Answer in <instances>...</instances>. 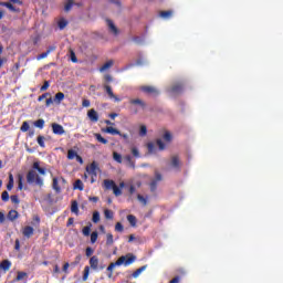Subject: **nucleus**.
Listing matches in <instances>:
<instances>
[{"instance_id":"774afa93","label":"nucleus","mask_w":283,"mask_h":283,"mask_svg":"<svg viewBox=\"0 0 283 283\" xmlns=\"http://www.w3.org/2000/svg\"><path fill=\"white\" fill-rule=\"evenodd\" d=\"M90 105H92V103L90 102V99H83V102H82V106H83V107H90Z\"/></svg>"},{"instance_id":"dca6fc26","label":"nucleus","mask_w":283,"mask_h":283,"mask_svg":"<svg viewBox=\"0 0 283 283\" xmlns=\"http://www.w3.org/2000/svg\"><path fill=\"white\" fill-rule=\"evenodd\" d=\"M116 186V182L112 179H105L104 180V189L111 190L114 189V187Z\"/></svg>"},{"instance_id":"0eeeda50","label":"nucleus","mask_w":283,"mask_h":283,"mask_svg":"<svg viewBox=\"0 0 283 283\" xmlns=\"http://www.w3.org/2000/svg\"><path fill=\"white\" fill-rule=\"evenodd\" d=\"M184 85L182 83H176L172 85L169 90L170 94H181L182 93Z\"/></svg>"},{"instance_id":"2eb2a0df","label":"nucleus","mask_w":283,"mask_h":283,"mask_svg":"<svg viewBox=\"0 0 283 283\" xmlns=\"http://www.w3.org/2000/svg\"><path fill=\"white\" fill-rule=\"evenodd\" d=\"M8 220L14 222L19 218V212L17 210H10L7 214Z\"/></svg>"},{"instance_id":"6e6d98bb","label":"nucleus","mask_w":283,"mask_h":283,"mask_svg":"<svg viewBox=\"0 0 283 283\" xmlns=\"http://www.w3.org/2000/svg\"><path fill=\"white\" fill-rule=\"evenodd\" d=\"M137 200H139L144 207H147V198H144L143 195H137Z\"/></svg>"},{"instance_id":"a18cd8bd","label":"nucleus","mask_w":283,"mask_h":283,"mask_svg":"<svg viewBox=\"0 0 283 283\" xmlns=\"http://www.w3.org/2000/svg\"><path fill=\"white\" fill-rule=\"evenodd\" d=\"M29 129H30V124L28 122H23L22 126L20 127V130L25 133V132H29Z\"/></svg>"},{"instance_id":"9b49d317","label":"nucleus","mask_w":283,"mask_h":283,"mask_svg":"<svg viewBox=\"0 0 283 283\" xmlns=\"http://www.w3.org/2000/svg\"><path fill=\"white\" fill-rule=\"evenodd\" d=\"M171 167H174V169H180V157H178V155L171 157Z\"/></svg>"},{"instance_id":"69168bd1","label":"nucleus","mask_w":283,"mask_h":283,"mask_svg":"<svg viewBox=\"0 0 283 283\" xmlns=\"http://www.w3.org/2000/svg\"><path fill=\"white\" fill-rule=\"evenodd\" d=\"M133 41H134V43H136L137 45H140V43H143V38H140V36H134V38H133Z\"/></svg>"},{"instance_id":"f704fd0d","label":"nucleus","mask_w":283,"mask_h":283,"mask_svg":"<svg viewBox=\"0 0 283 283\" xmlns=\"http://www.w3.org/2000/svg\"><path fill=\"white\" fill-rule=\"evenodd\" d=\"M92 221L94 222V224H98V222H101V213L98 211L93 212Z\"/></svg>"},{"instance_id":"473e14b6","label":"nucleus","mask_w":283,"mask_h":283,"mask_svg":"<svg viewBox=\"0 0 283 283\" xmlns=\"http://www.w3.org/2000/svg\"><path fill=\"white\" fill-rule=\"evenodd\" d=\"M127 221L129 222L130 227H136V222H137L136 216H134V214H128V216H127Z\"/></svg>"},{"instance_id":"393cba45","label":"nucleus","mask_w":283,"mask_h":283,"mask_svg":"<svg viewBox=\"0 0 283 283\" xmlns=\"http://www.w3.org/2000/svg\"><path fill=\"white\" fill-rule=\"evenodd\" d=\"M65 98V94L63 92H59L55 94L54 102L59 104L62 103V101Z\"/></svg>"},{"instance_id":"c85d7f7f","label":"nucleus","mask_w":283,"mask_h":283,"mask_svg":"<svg viewBox=\"0 0 283 283\" xmlns=\"http://www.w3.org/2000/svg\"><path fill=\"white\" fill-rule=\"evenodd\" d=\"M71 211L75 213V216H78V202L76 200L72 201Z\"/></svg>"},{"instance_id":"f03ea898","label":"nucleus","mask_w":283,"mask_h":283,"mask_svg":"<svg viewBox=\"0 0 283 283\" xmlns=\"http://www.w3.org/2000/svg\"><path fill=\"white\" fill-rule=\"evenodd\" d=\"M27 182L29 185H38V187H43V178H41L39 176V174H36V170L31 169L28 171L27 174Z\"/></svg>"},{"instance_id":"aec40b11","label":"nucleus","mask_w":283,"mask_h":283,"mask_svg":"<svg viewBox=\"0 0 283 283\" xmlns=\"http://www.w3.org/2000/svg\"><path fill=\"white\" fill-rule=\"evenodd\" d=\"M129 103L130 105H139V107H143V108L147 107V104H145L140 98L130 99Z\"/></svg>"},{"instance_id":"20e7f679","label":"nucleus","mask_w":283,"mask_h":283,"mask_svg":"<svg viewBox=\"0 0 283 283\" xmlns=\"http://www.w3.org/2000/svg\"><path fill=\"white\" fill-rule=\"evenodd\" d=\"M103 87L109 98H113L115 101V103H120L122 99L114 94V91H112V86L104 84Z\"/></svg>"},{"instance_id":"052dcab7","label":"nucleus","mask_w":283,"mask_h":283,"mask_svg":"<svg viewBox=\"0 0 283 283\" xmlns=\"http://www.w3.org/2000/svg\"><path fill=\"white\" fill-rule=\"evenodd\" d=\"M50 87V82L45 81L44 84L41 86L40 92H45Z\"/></svg>"},{"instance_id":"412c9836","label":"nucleus","mask_w":283,"mask_h":283,"mask_svg":"<svg viewBox=\"0 0 283 283\" xmlns=\"http://www.w3.org/2000/svg\"><path fill=\"white\" fill-rule=\"evenodd\" d=\"M73 189H78V191H83L85 189V186L83 185V181L81 179H76Z\"/></svg>"},{"instance_id":"8fccbe9b","label":"nucleus","mask_w":283,"mask_h":283,"mask_svg":"<svg viewBox=\"0 0 283 283\" xmlns=\"http://www.w3.org/2000/svg\"><path fill=\"white\" fill-rule=\"evenodd\" d=\"M156 145H157V147H159V150H160V151H164V149H165V143L163 142V139H157V140H156Z\"/></svg>"},{"instance_id":"4d7b16f0","label":"nucleus","mask_w":283,"mask_h":283,"mask_svg":"<svg viewBox=\"0 0 283 283\" xmlns=\"http://www.w3.org/2000/svg\"><path fill=\"white\" fill-rule=\"evenodd\" d=\"M139 136H147V126H140Z\"/></svg>"},{"instance_id":"603ef678","label":"nucleus","mask_w":283,"mask_h":283,"mask_svg":"<svg viewBox=\"0 0 283 283\" xmlns=\"http://www.w3.org/2000/svg\"><path fill=\"white\" fill-rule=\"evenodd\" d=\"M132 154H133L134 158H140V151L138 150V148L133 147Z\"/></svg>"},{"instance_id":"f8f14e48","label":"nucleus","mask_w":283,"mask_h":283,"mask_svg":"<svg viewBox=\"0 0 283 283\" xmlns=\"http://www.w3.org/2000/svg\"><path fill=\"white\" fill-rule=\"evenodd\" d=\"M103 132H105V134H111L112 136H118L120 134V130L112 126L106 127L105 129H103Z\"/></svg>"},{"instance_id":"13d9d810","label":"nucleus","mask_w":283,"mask_h":283,"mask_svg":"<svg viewBox=\"0 0 283 283\" xmlns=\"http://www.w3.org/2000/svg\"><path fill=\"white\" fill-rule=\"evenodd\" d=\"M164 140H166L167 143H171V133L166 132L164 134Z\"/></svg>"},{"instance_id":"cd10ccee","label":"nucleus","mask_w":283,"mask_h":283,"mask_svg":"<svg viewBox=\"0 0 283 283\" xmlns=\"http://www.w3.org/2000/svg\"><path fill=\"white\" fill-rule=\"evenodd\" d=\"M146 270H147V265L140 266L135 272H133L132 277L134 279L138 277L140 273H143V271H146Z\"/></svg>"},{"instance_id":"4be33fe9","label":"nucleus","mask_w":283,"mask_h":283,"mask_svg":"<svg viewBox=\"0 0 283 283\" xmlns=\"http://www.w3.org/2000/svg\"><path fill=\"white\" fill-rule=\"evenodd\" d=\"M159 15L161 17V19H171V17L174 15V11H160Z\"/></svg>"},{"instance_id":"e433bc0d","label":"nucleus","mask_w":283,"mask_h":283,"mask_svg":"<svg viewBox=\"0 0 283 283\" xmlns=\"http://www.w3.org/2000/svg\"><path fill=\"white\" fill-rule=\"evenodd\" d=\"M90 277V266H85L84 268V274H83V276H82V281L83 282H87V279Z\"/></svg>"},{"instance_id":"7c9ffc66","label":"nucleus","mask_w":283,"mask_h":283,"mask_svg":"<svg viewBox=\"0 0 283 283\" xmlns=\"http://www.w3.org/2000/svg\"><path fill=\"white\" fill-rule=\"evenodd\" d=\"M104 217L106 218V220H114V211L109 209H105Z\"/></svg>"},{"instance_id":"2f4dec72","label":"nucleus","mask_w":283,"mask_h":283,"mask_svg":"<svg viewBox=\"0 0 283 283\" xmlns=\"http://www.w3.org/2000/svg\"><path fill=\"white\" fill-rule=\"evenodd\" d=\"M114 244V234L113 233H107L106 234V245L112 247Z\"/></svg>"},{"instance_id":"a19ab883","label":"nucleus","mask_w":283,"mask_h":283,"mask_svg":"<svg viewBox=\"0 0 283 283\" xmlns=\"http://www.w3.org/2000/svg\"><path fill=\"white\" fill-rule=\"evenodd\" d=\"M82 233L83 235L88 237L90 233H92V224L84 227Z\"/></svg>"},{"instance_id":"49530a36","label":"nucleus","mask_w":283,"mask_h":283,"mask_svg":"<svg viewBox=\"0 0 283 283\" xmlns=\"http://www.w3.org/2000/svg\"><path fill=\"white\" fill-rule=\"evenodd\" d=\"M156 189H158V181L153 179L150 182V191L154 193Z\"/></svg>"},{"instance_id":"7ed1b4c3","label":"nucleus","mask_w":283,"mask_h":283,"mask_svg":"<svg viewBox=\"0 0 283 283\" xmlns=\"http://www.w3.org/2000/svg\"><path fill=\"white\" fill-rule=\"evenodd\" d=\"M86 171L88 176H91V184L94 185V182H96V178H98V171H101L98 164L93 161L90 166L86 167Z\"/></svg>"},{"instance_id":"4468645a","label":"nucleus","mask_w":283,"mask_h":283,"mask_svg":"<svg viewBox=\"0 0 283 283\" xmlns=\"http://www.w3.org/2000/svg\"><path fill=\"white\" fill-rule=\"evenodd\" d=\"M33 169H35L41 176H45L46 169L41 167L39 161L33 163Z\"/></svg>"},{"instance_id":"5701e85b","label":"nucleus","mask_w":283,"mask_h":283,"mask_svg":"<svg viewBox=\"0 0 283 283\" xmlns=\"http://www.w3.org/2000/svg\"><path fill=\"white\" fill-rule=\"evenodd\" d=\"M13 188H14V176H12V174H9V182L7 185V189L8 191H12Z\"/></svg>"},{"instance_id":"e2e57ef3","label":"nucleus","mask_w":283,"mask_h":283,"mask_svg":"<svg viewBox=\"0 0 283 283\" xmlns=\"http://www.w3.org/2000/svg\"><path fill=\"white\" fill-rule=\"evenodd\" d=\"M50 53L46 51V52H43V53H41V54H39L38 55V61H41V59H48V55H49Z\"/></svg>"},{"instance_id":"423d86ee","label":"nucleus","mask_w":283,"mask_h":283,"mask_svg":"<svg viewBox=\"0 0 283 283\" xmlns=\"http://www.w3.org/2000/svg\"><path fill=\"white\" fill-rule=\"evenodd\" d=\"M87 116L91 123H98V113L96 109L92 108L87 112Z\"/></svg>"},{"instance_id":"ea45409f","label":"nucleus","mask_w":283,"mask_h":283,"mask_svg":"<svg viewBox=\"0 0 283 283\" xmlns=\"http://www.w3.org/2000/svg\"><path fill=\"white\" fill-rule=\"evenodd\" d=\"M18 191H23V176H18Z\"/></svg>"},{"instance_id":"9d476101","label":"nucleus","mask_w":283,"mask_h":283,"mask_svg":"<svg viewBox=\"0 0 283 283\" xmlns=\"http://www.w3.org/2000/svg\"><path fill=\"white\" fill-rule=\"evenodd\" d=\"M90 266H91V269H93V271H97L98 270V256H96V255L91 256V259H90Z\"/></svg>"},{"instance_id":"0e129e2a","label":"nucleus","mask_w":283,"mask_h":283,"mask_svg":"<svg viewBox=\"0 0 283 283\" xmlns=\"http://www.w3.org/2000/svg\"><path fill=\"white\" fill-rule=\"evenodd\" d=\"M71 61L72 63H78V59H76V53H74V51H71Z\"/></svg>"},{"instance_id":"72a5a7b5","label":"nucleus","mask_w":283,"mask_h":283,"mask_svg":"<svg viewBox=\"0 0 283 283\" xmlns=\"http://www.w3.org/2000/svg\"><path fill=\"white\" fill-rule=\"evenodd\" d=\"M113 159L115 163H118L119 165L123 164V156L116 151L113 153Z\"/></svg>"},{"instance_id":"6e6552de","label":"nucleus","mask_w":283,"mask_h":283,"mask_svg":"<svg viewBox=\"0 0 283 283\" xmlns=\"http://www.w3.org/2000/svg\"><path fill=\"white\" fill-rule=\"evenodd\" d=\"M122 189H125V182L124 181H122L119 184V187L116 186V185L114 186V188H113L114 196H116V197L123 196V190Z\"/></svg>"},{"instance_id":"864d4df0","label":"nucleus","mask_w":283,"mask_h":283,"mask_svg":"<svg viewBox=\"0 0 283 283\" xmlns=\"http://www.w3.org/2000/svg\"><path fill=\"white\" fill-rule=\"evenodd\" d=\"M10 200L13 205H19L21 202V200H19V196L17 195L11 196Z\"/></svg>"},{"instance_id":"338daca9","label":"nucleus","mask_w":283,"mask_h":283,"mask_svg":"<svg viewBox=\"0 0 283 283\" xmlns=\"http://www.w3.org/2000/svg\"><path fill=\"white\" fill-rule=\"evenodd\" d=\"M69 269H70V263L69 262L64 263L62 268L63 273H66V274L70 273Z\"/></svg>"},{"instance_id":"c9c22d12","label":"nucleus","mask_w":283,"mask_h":283,"mask_svg":"<svg viewBox=\"0 0 283 283\" xmlns=\"http://www.w3.org/2000/svg\"><path fill=\"white\" fill-rule=\"evenodd\" d=\"M76 156H78V153H76L74 149H70L67 151V158L69 160H74V158H76Z\"/></svg>"},{"instance_id":"37998d69","label":"nucleus","mask_w":283,"mask_h":283,"mask_svg":"<svg viewBox=\"0 0 283 283\" xmlns=\"http://www.w3.org/2000/svg\"><path fill=\"white\" fill-rule=\"evenodd\" d=\"M27 276H28V273H25V272H18V275L15 277V282H21V280H23Z\"/></svg>"},{"instance_id":"3c124183","label":"nucleus","mask_w":283,"mask_h":283,"mask_svg":"<svg viewBox=\"0 0 283 283\" xmlns=\"http://www.w3.org/2000/svg\"><path fill=\"white\" fill-rule=\"evenodd\" d=\"M6 8H8V10H10L11 12H20V10L13 7V4L10 2L6 4Z\"/></svg>"},{"instance_id":"bf43d9fd","label":"nucleus","mask_w":283,"mask_h":283,"mask_svg":"<svg viewBox=\"0 0 283 283\" xmlns=\"http://www.w3.org/2000/svg\"><path fill=\"white\" fill-rule=\"evenodd\" d=\"M153 180H156V182H160L163 180V175L158 171L155 172V179Z\"/></svg>"},{"instance_id":"58836bf2","label":"nucleus","mask_w":283,"mask_h":283,"mask_svg":"<svg viewBox=\"0 0 283 283\" xmlns=\"http://www.w3.org/2000/svg\"><path fill=\"white\" fill-rule=\"evenodd\" d=\"M124 160L129 164L130 167L135 168L136 167V164L134 163V160L132 159L130 155H126L124 157Z\"/></svg>"},{"instance_id":"79ce46f5","label":"nucleus","mask_w":283,"mask_h":283,"mask_svg":"<svg viewBox=\"0 0 283 283\" xmlns=\"http://www.w3.org/2000/svg\"><path fill=\"white\" fill-rule=\"evenodd\" d=\"M115 231H117V233H123V231H125V227H123V223L117 222L115 224Z\"/></svg>"},{"instance_id":"39448f33","label":"nucleus","mask_w":283,"mask_h":283,"mask_svg":"<svg viewBox=\"0 0 283 283\" xmlns=\"http://www.w3.org/2000/svg\"><path fill=\"white\" fill-rule=\"evenodd\" d=\"M52 132L56 136H63V134H65V128H63L62 125L54 123L52 124Z\"/></svg>"},{"instance_id":"6ab92c4d","label":"nucleus","mask_w":283,"mask_h":283,"mask_svg":"<svg viewBox=\"0 0 283 283\" xmlns=\"http://www.w3.org/2000/svg\"><path fill=\"white\" fill-rule=\"evenodd\" d=\"M113 65L114 60H109L101 66L99 72H105L106 70H109V67H112Z\"/></svg>"},{"instance_id":"f3484780","label":"nucleus","mask_w":283,"mask_h":283,"mask_svg":"<svg viewBox=\"0 0 283 283\" xmlns=\"http://www.w3.org/2000/svg\"><path fill=\"white\" fill-rule=\"evenodd\" d=\"M10 266H12V262H10V260H3L1 263H0V269L2 271H10Z\"/></svg>"},{"instance_id":"c756f323","label":"nucleus","mask_w":283,"mask_h":283,"mask_svg":"<svg viewBox=\"0 0 283 283\" xmlns=\"http://www.w3.org/2000/svg\"><path fill=\"white\" fill-rule=\"evenodd\" d=\"M38 145L42 147V149H45V137L42 135H39L36 138Z\"/></svg>"},{"instance_id":"bb28decb","label":"nucleus","mask_w":283,"mask_h":283,"mask_svg":"<svg viewBox=\"0 0 283 283\" xmlns=\"http://www.w3.org/2000/svg\"><path fill=\"white\" fill-rule=\"evenodd\" d=\"M34 127H38V129H43L45 127V119L40 118L33 123Z\"/></svg>"},{"instance_id":"f257e3e1","label":"nucleus","mask_w":283,"mask_h":283,"mask_svg":"<svg viewBox=\"0 0 283 283\" xmlns=\"http://www.w3.org/2000/svg\"><path fill=\"white\" fill-rule=\"evenodd\" d=\"M134 262H136V255L133 253L119 256L116 262H113L107 266V271L109 272L108 277L114 275V269H116V266H123V264L124 266H129L134 264Z\"/></svg>"},{"instance_id":"5fc2aeb1","label":"nucleus","mask_w":283,"mask_h":283,"mask_svg":"<svg viewBox=\"0 0 283 283\" xmlns=\"http://www.w3.org/2000/svg\"><path fill=\"white\" fill-rule=\"evenodd\" d=\"M147 148L149 154H154V151H156V145H154V143H148Z\"/></svg>"},{"instance_id":"4c0bfd02","label":"nucleus","mask_w":283,"mask_h":283,"mask_svg":"<svg viewBox=\"0 0 283 283\" xmlns=\"http://www.w3.org/2000/svg\"><path fill=\"white\" fill-rule=\"evenodd\" d=\"M57 25H59L60 30H65V28H67V20L61 19V20L57 22Z\"/></svg>"},{"instance_id":"c03bdc74","label":"nucleus","mask_w":283,"mask_h":283,"mask_svg":"<svg viewBox=\"0 0 283 283\" xmlns=\"http://www.w3.org/2000/svg\"><path fill=\"white\" fill-rule=\"evenodd\" d=\"M72 6H74V0H69L64 7L65 12H70L72 10Z\"/></svg>"},{"instance_id":"ddd939ff","label":"nucleus","mask_w":283,"mask_h":283,"mask_svg":"<svg viewBox=\"0 0 283 283\" xmlns=\"http://www.w3.org/2000/svg\"><path fill=\"white\" fill-rule=\"evenodd\" d=\"M142 92H145V94H158V90L154 86H142Z\"/></svg>"},{"instance_id":"1a4fd4ad","label":"nucleus","mask_w":283,"mask_h":283,"mask_svg":"<svg viewBox=\"0 0 283 283\" xmlns=\"http://www.w3.org/2000/svg\"><path fill=\"white\" fill-rule=\"evenodd\" d=\"M22 234L24 235V238H32V235H34V228H32L31 226L24 227Z\"/></svg>"},{"instance_id":"680f3d73","label":"nucleus","mask_w":283,"mask_h":283,"mask_svg":"<svg viewBox=\"0 0 283 283\" xmlns=\"http://www.w3.org/2000/svg\"><path fill=\"white\" fill-rule=\"evenodd\" d=\"M94 250L91 247L86 248V258H92Z\"/></svg>"},{"instance_id":"a878e982","label":"nucleus","mask_w":283,"mask_h":283,"mask_svg":"<svg viewBox=\"0 0 283 283\" xmlns=\"http://www.w3.org/2000/svg\"><path fill=\"white\" fill-rule=\"evenodd\" d=\"M94 137L96 138L97 143H102V145H107V139L103 137L99 133H95Z\"/></svg>"},{"instance_id":"a211bd4d","label":"nucleus","mask_w":283,"mask_h":283,"mask_svg":"<svg viewBox=\"0 0 283 283\" xmlns=\"http://www.w3.org/2000/svg\"><path fill=\"white\" fill-rule=\"evenodd\" d=\"M107 25L111 30V32H113V34H118V28H116V25L114 24V21L112 20H107Z\"/></svg>"},{"instance_id":"b1692460","label":"nucleus","mask_w":283,"mask_h":283,"mask_svg":"<svg viewBox=\"0 0 283 283\" xmlns=\"http://www.w3.org/2000/svg\"><path fill=\"white\" fill-rule=\"evenodd\" d=\"M52 189H54L55 193H61V188L59 187V178H53Z\"/></svg>"},{"instance_id":"de8ad7c7","label":"nucleus","mask_w":283,"mask_h":283,"mask_svg":"<svg viewBox=\"0 0 283 283\" xmlns=\"http://www.w3.org/2000/svg\"><path fill=\"white\" fill-rule=\"evenodd\" d=\"M96 240H98V232L94 231L91 233V243L95 244Z\"/></svg>"},{"instance_id":"09e8293b","label":"nucleus","mask_w":283,"mask_h":283,"mask_svg":"<svg viewBox=\"0 0 283 283\" xmlns=\"http://www.w3.org/2000/svg\"><path fill=\"white\" fill-rule=\"evenodd\" d=\"M1 200L2 202H8V200H10V193H8V191H3L1 195Z\"/></svg>"}]
</instances>
